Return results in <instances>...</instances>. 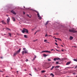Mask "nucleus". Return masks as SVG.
Instances as JSON below:
<instances>
[{"label": "nucleus", "instance_id": "1", "mask_svg": "<svg viewBox=\"0 0 77 77\" xmlns=\"http://www.w3.org/2000/svg\"><path fill=\"white\" fill-rule=\"evenodd\" d=\"M22 33H24L25 32L26 33H28V30L26 29H23V30L22 31Z\"/></svg>", "mask_w": 77, "mask_h": 77}, {"label": "nucleus", "instance_id": "2", "mask_svg": "<svg viewBox=\"0 0 77 77\" xmlns=\"http://www.w3.org/2000/svg\"><path fill=\"white\" fill-rule=\"evenodd\" d=\"M35 12H36L37 13V15L38 16V17L39 20H41V19H42V17H41L40 16V15H39V14L38 12L36 11L35 10Z\"/></svg>", "mask_w": 77, "mask_h": 77}, {"label": "nucleus", "instance_id": "3", "mask_svg": "<svg viewBox=\"0 0 77 77\" xmlns=\"http://www.w3.org/2000/svg\"><path fill=\"white\" fill-rule=\"evenodd\" d=\"M69 31L70 32H73V33H77V31L74 30L69 29Z\"/></svg>", "mask_w": 77, "mask_h": 77}, {"label": "nucleus", "instance_id": "4", "mask_svg": "<svg viewBox=\"0 0 77 77\" xmlns=\"http://www.w3.org/2000/svg\"><path fill=\"white\" fill-rule=\"evenodd\" d=\"M26 53H28V51H22V54L23 55H24V54H26Z\"/></svg>", "mask_w": 77, "mask_h": 77}, {"label": "nucleus", "instance_id": "5", "mask_svg": "<svg viewBox=\"0 0 77 77\" xmlns=\"http://www.w3.org/2000/svg\"><path fill=\"white\" fill-rule=\"evenodd\" d=\"M57 60H60V58H54V61H56Z\"/></svg>", "mask_w": 77, "mask_h": 77}, {"label": "nucleus", "instance_id": "6", "mask_svg": "<svg viewBox=\"0 0 77 77\" xmlns=\"http://www.w3.org/2000/svg\"><path fill=\"white\" fill-rule=\"evenodd\" d=\"M9 21H10V18L8 17V19H7V23L8 24H9Z\"/></svg>", "mask_w": 77, "mask_h": 77}, {"label": "nucleus", "instance_id": "7", "mask_svg": "<svg viewBox=\"0 0 77 77\" xmlns=\"http://www.w3.org/2000/svg\"><path fill=\"white\" fill-rule=\"evenodd\" d=\"M11 12H12V13H13V14H14V15L16 14V13H15V12L14 11H13V10H12L11 11Z\"/></svg>", "mask_w": 77, "mask_h": 77}, {"label": "nucleus", "instance_id": "8", "mask_svg": "<svg viewBox=\"0 0 77 77\" xmlns=\"http://www.w3.org/2000/svg\"><path fill=\"white\" fill-rule=\"evenodd\" d=\"M43 56H44V57H46V56H48V55H46V54H43Z\"/></svg>", "mask_w": 77, "mask_h": 77}, {"label": "nucleus", "instance_id": "9", "mask_svg": "<svg viewBox=\"0 0 77 77\" xmlns=\"http://www.w3.org/2000/svg\"><path fill=\"white\" fill-rule=\"evenodd\" d=\"M20 51H21V49L19 48V50L17 51V53H20Z\"/></svg>", "mask_w": 77, "mask_h": 77}, {"label": "nucleus", "instance_id": "10", "mask_svg": "<svg viewBox=\"0 0 77 77\" xmlns=\"http://www.w3.org/2000/svg\"><path fill=\"white\" fill-rule=\"evenodd\" d=\"M71 63V62H67L66 63V65H69Z\"/></svg>", "mask_w": 77, "mask_h": 77}, {"label": "nucleus", "instance_id": "11", "mask_svg": "<svg viewBox=\"0 0 77 77\" xmlns=\"http://www.w3.org/2000/svg\"><path fill=\"white\" fill-rule=\"evenodd\" d=\"M2 23H3V24H6V23L5 22V21H2Z\"/></svg>", "mask_w": 77, "mask_h": 77}, {"label": "nucleus", "instance_id": "12", "mask_svg": "<svg viewBox=\"0 0 77 77\" xmlns=\"http://www.w3.org/2000/svg\"><path fill=\"white\" fill-rule=\"evenodd\" d=\"M44 52L47 53V51H44L42 52V53H44Z\"/></svg>", "mask_w": 77, "mask_h": 77}, {"label": "nucleus", "instance_id": "13", "mask_svg": "<svg viewBox=\"0 0 77 77\" xmlns=\"http://www.w3.org/2000/svg\"><path fill=\"white\" fill-rule=\"evenodd\" d=\"M54 67H55L54 66H52V67L51 69V70H53V69L54 68Z\"/></svg>", "mask_w": 77, "mask_h": 77}, {"label": "nucleus", "instance_id": "14", "mask_svg": "<svg viewBox=\"0 0 77 77\" xmlns=\"http://www.w3.org/2000/svg\"><path fill=\"white\" fill-rule=\"evenodd\" d=\"M18 54V53L17 52L14 53V56H16V54Z\"/></svg>", "mask_w": 77, "mask_h": 77}, {"label": "nucleus", "instance_id": "15", "mask_svg": "<svg viewBox=\"0 0 77 77\" xmlns=\"http://www.w3.org/2000/svg\"><path fill=\"white\" fill-rule=\"evenodd\" d=\"M72 39H73V37L72 36H70V40H72Z\"/></svg>", "mask_w": 77, "mask_h": 77}, {"label": "nucleus", "instance_id": "16", "mask_svg": "<svg viewBox=\"0 0 77 77\" xmlns=\"http://www.w3.org/2000/svg\"><path fill=\"white\" fill-rule=\"evenodd\" d=\"M12 19L13 21H15V19L14 17H12Z\"/></svg>", "mask_w": 77, "mask_h": 77}, {"label": "nucleus", "instance_id": "17", "mask_svg": "<svg viewBox=\"0 0 77 77\" xmlns=\"http://www.w3.org/2000/svg\"><path fill=\"white\" fill-rule=\"evenodd\" d=\"M24 37L26 38H27V35H24Z\"/></svg>", "mask_w": 77, "mask_h": 77}, {"label": "nucleus", "instance_id": "18", "mask_svg": "<svg viewBox=\"0 0 77 77\" xmlns=\"http://www.w3.org/2000/svg\"><path fill=\"white\" fill-rule=\"evenodd\" d=\"M57 39L59 40V41H61V39H60V38H57Z\"/></svg>", "mask_w": 77, "mask_h": 77}, {"label": "nucleus", "instance_id": "19", "mask_svg": "<svg viewBox=\"0 0 77 77\" xmlns=\"http://www.w3.org/2000/svg\"><path fill=\"white\" fill-rule=\"evenodd\" d=\"M45 72V70H43L41 71V72H42V73H44V72Z\"/></svg>", "mask_w": 77, "mask_h": 77}, {"label": "nucleus", "instance_id": "20", "mask_svg": "<svg viewBox=\"0 0 77 77\" xmlns=\"http://www.w3.org/2000/svg\"><path fill=\"white\" fill-rule=\"evenodd\" d=\"M23 50H24V51H26L27 50H26V49L25 48H23Z\"/></svg>", "mask_w": 77, "mask_h": 77}, {"label": "nucleus", "instance_id": "21", "mask_svg": "<svg viewBox=\"0 0 77 77\" xmlns=\"http://www.w3.org/2000/svg\"><path fill=\"white\" fill-rule=\"evenodd\" d=\"M73 60L74 61H75V62H77V59H73Z\"/></svg>", "mask_w": 77, "mask_h": 77}, {"label": "nucleus", "instance_id": "22", "mask_svg": "<svg viewBox=\"0 0 77 77\" xmlns=\"http://www.w3.org/2000/svg\"><path fill=\"white\" fill-rule=\"evenodd\" d=\"M50 75H52V76H53V77H54V75L53 73H51L50 74Z\"/></svg>", "mask_w": 77, "mask_h": 77}, {"label": "nucleus", "instance_id": "23", "mask_svg": "<svg viewBox=\"0 0 77 77\" xmlns=\"http://www.w3.org/2000/svg\"><path fill=\"white\" fill-rule=\"evenodd\" d=\"M8 35H9V36H10L11 37V33H8Z\"/></svg>", "mask_w": 77, "mask_h": 77}, {"label": "nucleus", "instance_id": "24", "mask_svg": "<svg viewBox=\"0 0 77 77\" xmlns=\"http://www.w3.org/2000/svg\"><path fill=\"white\" fill-rule=\"evenodd\" d=\"M59 68V66H56L55 67V68Z\"/></svg>", "mask_w": 77, "mask_h": 77}, {"label": "nucleus", "instance_id": "25", "mask_svg": "<svg viewBox=\"0 0 77 77\" xmlns=\"http://www.w3.org/2000/svg\"><path fill=\"white\" fill-rule=\"evenodd\" d=\"M53 38H54V39H57V38H56V37L54 36L53 37Z\"/></svg>", "mask_w": 77, "mask_h": 77}, {"label": "nucleus", "instance_id": "26", "mask_svg": "<svg viewBox=\"0 0 77 77\" xmlns=\"http://www.w3.org/2000/svg\"><path fill=\"white\" fill-rule=\"evenodd\" d=\"M38 32H39V31L38 30V31H36V32L35 33L34 35H35L36 33H37Z\"/></svg>", "mask_w": 77, "mask_h": 77}, {"label": "nucleus", "instance_id": "27", "mask_svg": "<svg viewBox=\"0 0 77 77\" xmlns=\"http://www.w3.org/2000/svg\"><path fill=\"white\" fill-rule=\"evenodd\" d=\"M47 53H51V52L47 51Z\"/></svg>", "mask_w": 77, "mask_h": 77}, {"label": "nucleus", "instance_id": "28", "mask_svg": "<svg viewBox=\"0 0 77 77\" xmlns=\"http://www.w3.org/2000/svg\"><path fill=\"white\" fill-rule=\"evenodd\" d=\"M48 21L45 24V25H47V24H48Z\"/></svg>", "mask_w": 77, "mask_h": 77}, {"label": "nucleus", "instance_id": "29", "mask_svg": "<svg viewBox=\"0 0 77 77\" xmlns=\"http://www.w3.org/2000/svg\"><path fill=\"white\" fill-rule=\"evenodd\" d=\"M55 44L56 45H58V44H57V43H55Z\"/></svg>", "mask_w": 77, "mask_h": 77}, {"label": "nucleus", "instance_id": "30", "mask_svg": "<svg viewBox=\"0 0 77 77\" xmlns=\"http://www.w3.org/2000/svg\"><path fill=\"white\" fill-rule=\"evenodd\" d=\"M56 63L57 64H59V62H56Z\"/></svg>", "mask_w": 77, "mask_h": 77}, {"label": "nucleus", "instance_id": "31", "mask_svg": "<svg viewBox=\"0 0 77 77\" xmlns=\"http://www.w3.org/2000/svg\"><path fill=\"white\" fill-rule=\"evenodd\" d=\"M27 16H28V17H30V18L31 17V16H29V14H28L27 15Z\"/></svg>", "mask_w": 77, "mask_h": 77}, {"label": "nucleus", "instance_id": "32", "mask_svg": "<svg viewBox=\"0 0 77 77\" xmlns=\"http://www.w3.org/2000/svg\"><path fill=\"white\" fill-rule=\"evenodd\" d=\"M48 60V61H51V59H49Z\"/></svg>", "mask_w": 77, "mask_h": 77}, {"label": "nucleus", "instance_id": "33", "mask_svg": "<svg viewBox=\"0 0 77 77\" xmlns=\"http://www.w3.org/2000/svg\"><path fill=\"white\" fill-rule=\"evenodd\" d=\"M34 56H35V57H34V58H36V55H34Z\"/></svg>", "mask_w": 77, "mask_h": 77}, {"label": "nucleus", "instance_id": "34", "mask_svg": "<svg viewBox=\"0 0 77 77\" xmlns=\"http://www.w3.org/2000/svg\"><path fill=\"white\" fill-rule=\"evenodd\" d=\"M77 68V65L75 67V68Z\"/></svg>", "mask_w": 77, "mask_h": 77}, {"label": "nucleus", "instance_id": "35", "mask_svg": "<svg viewBox=\"0 0 77 77\" xmlns=\"http://www.w3.org/2000/svg\"><path fill=\"white\" fill-rule=\"evenodd\" d=\"M48 36V35H47V34H46L45 36V37H46V36Z\"/></svg>", "mask_w": 77, "mask_h": 77}, {"label": "nucleus", "instance_id": "36", "mask_svg": "<svg viewBox=\"0 0 77 77\" xmlns=\"http://www.w3.org/2000/svg\"><path fill=\"white\" fill-rule=\"evenodd\" d=\"M47 40H44V42H46V41H47Z\"/></svg>", "mask_w": 77, "mask_h": 77}, {"label": "nucleus", "instance_id": "37", "mask_svg": "<svg viewBox=\"0 0 77 77\" xmlns=\"http://www.w3.org/2000/svg\"><path fill=\"white\" fill-rule=\"evenodd\" d=\"M51 51H53V50H54H54L53 49H51Z\"/></svg>", "mask_w": 77, "mask_h": 77}, {"label": "nucleus", "instance_id": "38", "mask_svg": "<svg viewBox=\"0 0 77 77\" xmlns=\"http://www.w3.org/2000/svg\"><path fill=\"white\" fill-rule=\"evenodd\" d=\"M29 75H31V76H32V74H30V73H29Z\"/></svg>", "mask_w": 77, "mask_h": 77}, {"label": "nucleus", "instance_id": "39", "mask_svg": "<svg viewBox=\"0 0 77 77\" xmlns=\"http://www.w3.org/2000/svg\"><path fill=\"white\" fill-rule=\"evenodd\" d=\"M7 29H8V30H10V29H9V28H7Z\"/></svg>", "mask_w": 77, "mask_h": 77}, {"label": "nucleus", "instance_id": "40", "mask_svg": "<svg viewBox=\"0 0 77 77\" xmlns=\"http://www.w3.org/2000/svg\"><path fill=\"white\" fill-rule=\"evenodd\" d=\"M74 47H75V48H77V46H73Z\"/></svg>", "mask_w": 77, "mask_h": 77}, {"label": "nucleus", "instance_id": "41", "mask_svg": "<svg viewBox=\"0 0 77 77\" xmlns=\"http://www.w3.org/2000/svg\"><path fill=\"white\" fill-rule=\"evenodd\" d=\"M26 62H27V61H28V60H26Z\"/></svg>", "mask_w": 77, "mask_h": 77}, {"label": "nucleus", "instance_id": "42", "mask_svg": "<svg viewBox=\"0 0 77 77\" xmlns=\"http://www.w3.org/2000/svg\"><path fill=\"white\" fill-rule=\"evenodd\" d=\"M61 51H64V50H61Z\"/></svg>", "mask_w": 77, "mask_h": 77}, {"label": "nucleus", "instance_id": "43", "mask_svg": "<svg viewBox=\"0 0 77 77\" xmlns=\"http://www.w3.org/2000/svg\"><path fill=\"white\" fill-rule=\"evenodd\" d=\"M35 59H36L35 58H33V60H35Z\"/></svg>", "mask_w": 77, "mask_h": 77}, {"label": "nucleus", "instance_id": "44", "mask_svg": "<svg viewBox=\"0 0 77 77\" xmlns=\"http://www.w3.org/2000/svg\"><path fill=\"white\" fill-rule=\"evenodd\" d=\"M0 72H3V71L0 70Z\"/></svg>", "mask_w": 77, "mask_h": 77}, {"label": "nucleus", "instance_id": "45", "mask_svg": "<svg viewBox=\"0 0 77 77\" xmlns=\"http://www.w3.org/2000/svg\"><path fill=\"white\" fill-rule=\"evenodd\" d=\"M33 42H35V41H36V40H33Z\"/></svg>", "mask_w": 77, "mask_h": 77}, {"label": "nucleus", "instance_id": "46", "mask_svg": "<svg viewBox=\"0 0 77 77\" xmlns=\"http://www.w3.org/2000/svg\"><path fill=\"white\" fill-rule=\"evenodd\" d=\"M73 74H75V73H73Z\"/></svg>", "mask_w": 77, "mask_h": 77}, {"label": "nucleus", "instance_id": "47", "mask_svg": "<svg viewBox=\"0 0 77 77\" xmlns=\"http://www.w3.org/2000/svg\"><path fill=\"white\" fill-rule=\"evenodd\" d=\"M49 36H52V35H50Z\"/></svg>", "mask_w": 77, "mask_h": 77}, {"label": "nucleus", "instance_id": "48", "mask_svg": "<svg viewBox=\"0 0 77 77\" xmlns=\"http://www.w3.org/2000/svg\"><path fill=\"white\" fill-rule=\"evenodd\" d=\"M23 14H25V12H23Z\"/></svg>", "mask_w": 77, "mask_h": 77}, {"label": "nucleus", "instance_id": "49", "mask_svg": "<svg viewBox=\"0 0 77 77\" xmlns=\"http://www.w3.org/2000/svg\"><path fill=\"white\" fill-rule=\"evenodd\" d=\"M32 30H34V29H32Z\"/></svg>", "mask_w": 77, "mask_h": 77}, {"label": "nucleus", "instance_id": "50", "mask_svg": "<svg viewBox=\"0 0 77 77\" xmlns=\"http://www.w3.org/2000/svg\"><path fill=\"white\" fill-rule=\"evenodd\" d=\"M38 40V39H36V40H35V41H37Z\"/></svg>", "mask_w": 77, "mask_h": 77}, {"label": "nucleus", "instance_id": "51", "mask_svg": "<svg viewBox=\"0 0 77 77\" xmlns=\"http://www.w3.org/2000/svg\"><path fill=\"white\" fill-rule=\"evenodd\" d=\"M48 42V43H49V44H50V43H49V42Z\"/></svg>", "mask_w": 77, "mask_h": 77}, {"label": "nucleus", "instance_id": "52", "mask_svg": "<svg viewBox=\"0 0 77 77\" xmlns=\"http://www.w3.org/2000/svg\"><path fill=\"white\" fill-rule=\"evenodd\" d=\"M55 41L56 42H57V40H55Z\"/></svg>", "mask_w": 77, "mask_h": 77}, {"label": "nucleus", "instance_id": "53", "mask_svg": "<svg viewBox=\"0 0 77 77\" xmlns=\"http://www.w3.org/2000/svg\"><path fill=\"white\" fill-rule=\"evenodd\" d=\"M56 51H58V50H56Z\"/></svg>", "mask_w": 77, "mask_h": 77}, {"label": "nucleus", "instance_id": "54", "mask_svg": "<svg viewBox=\"0 0 77 77\" xmlns=\"http://www.w3.org/2000/svg\"><path fill=\"white\" fill-rule=\"evenodd\" d=\"M23 7H24V8H25V6H24Z\"/></svg>", "mask_w": 77, "mask_h": 77}, {"label": "nucleus", "instance_id": "55", "mask_svg": "<svg viewBox=\"0 0 77 77\" xmlns=\"http://www.w3.org/2000/svg\"><path fill=\"white\" fill-rule=\"evenodd\" d=\"M7 17H8V15H7Z\"/></svg>", "mask_w": 77, "mask_h": 77}, {"label": "nucleus", "instance_id": "56", "mask_svg": "<svg viewBox=\"0 0 77 77\" xmlns=\"http://www.w3.org/2000/svg\"><path fill=\"white\" fill-rule=\"evenodd\" d=\"M5 35H6V34H4Z\"/></svg>", "mask_w": 77, "mask_h": 77}, {"label": "nucleus", "instance_id": "57", "mask_svg": "<svg viewBox=\"0 0 77 77\" xmlns=\"http://www.w3.org/2000/svg\"><path fill=\"white\" fill-rule=\"evenodd\" d=\"M62 47H63V46L62 45Z\"/></svg>", "mask_w": 77, "mask_h": 77}, {"label": "nucleus", "instance_id": "58", "mask_svg": "<svg viewBox=\"0 0 77 77\" xmlns=\"http://www.w3.org/2000/svg\"><path fill=\"white\" fill-rule=\"evenodd\" d=\"M25 71H26V70H25Z\"/></svg>", "mask_w": 77, "mask_h": 77}, {"label": "nucleus", "instance_id": "59", "mask_svg": "<svg viewBox=\"0 0 77 77\" xmlns=\"http://www.w3.org/2000/svg\"><path fill=\"white\" fill-rule=\"evenodd\" d=\"M76 77H77V75L76 76Z\"/></svg>", "mask_w": 77, "mask_h": 77}]
</instances>
